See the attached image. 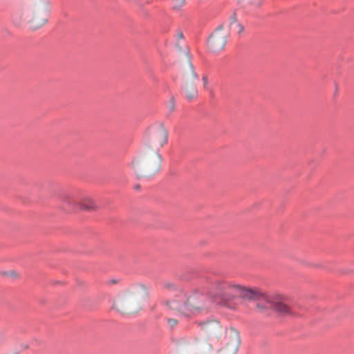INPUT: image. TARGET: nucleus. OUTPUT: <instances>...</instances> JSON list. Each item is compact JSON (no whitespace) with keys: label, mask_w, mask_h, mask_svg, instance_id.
<instances>
[{"label":"nucleus","mask_w":354,"mask_h":354,"mask_svg":"<svg viewBox=\"0 0 354 354\" xmlns=\"http://www.w3.org/2000/svg\"><path fill=\"white\" fill-rule=\"evenodd\" d=\"M163 288L171 297L163 301L168 310L184 316L209 312L207 298L199 291L194 290L187 293L182 287L171 282L165 283Z\"/></svg>","instance_id":"nucleus-1"},{"label":"nucleus","mask_w":354,"mask_h":354,"mask_svg":"<svg viewBox=\"0 0 354 354\" xmlns=\"http://www.w3.org/2000/svg\"><path fill=\"white\" fill-rule=\"evenodd\" d=\"M208 295L213 301L223 304L232 310H236L238 308L239 303L234 301L237 298L257 300L262 297V292L257 289L247 288L221 281H216L213 283L212 288Z\"/></svg>","instance_id":"nucleus-2"},{"label":"nucleus","mask_w":354,"mask_h":354,"mask_svg":"<svg viewBox=\"0 0 354 354\" xmlns=\"http://www.w3.org/2000/svg\"><path fill=\"white\" fill-rule=\"evenodd\" d=\"M161 162L158 151L145 149L142 156L132 162V167L138 178H148L160 170Z\"/></svg>","instance_id":"nucleus-3"},{"label":"nucleus","mask_w":354,"mask_h":354,"mask_svg":"<svg viewBox=\"0 0 354 354\" xmlns=\"http://www.w3.org/2000/svg\"><path fill=\"white\" fill-rule=\"evenodd\" d=\"M49 13L50 3L47 0H28L23 18L30 28L37 30L46 24Z\"/></svg>","instance_id":"nucleus-4"},{"label":"nucleus","mask_w":354,"mask_h":354,"mask_svg":"<svg viewBox=\"0 0 354 354\" xmlns=\"http://www.w3.org/2000/svg\"><path fill=\"white\" fill-rule=\"evenodd\" d=\"M139 289L144 290L145 288L140 286L132 291L124 293L115 301L113 308L119 313L126 315L138 312L141 308L140 297L138 296Z\"/></svg>","instance_id":"nucleus-5"},{"label":"nucleus","mask_w":354,"mask_h":354,"mask_svg":"<svg viewBox=\"0 0 354 354\" xmlns=\"http://www.w3.org/2000/svg\"><path fill=\"white\" fill-rule=\"evenodd\" d=\"M186 64L183 66V91L185 96L189 99L195 98L198 95V91L196 87L195 82L198 80V77L195 72L194 67L192 64L189 53L185 55Z\"/></svg>","instance_id":"nucleus-6"},{"label":"nucleus","mask_w":354,"mask_h":354,"mask_svg":"<svg viewBox=\"0 0 354 354\" xmlns=\"http://www.w3.org/2000/svg\"><path fill=\"white\" fill-rule=\"evenodd\" d=\"M257 300L265 301L266 306L263 308H272L278 313L285 315H295V313L287 304V298L283 295L275 294L268 296L262 292V297Z\"/></svg>","instance_id":"nucleus-7"},{"label":"nucleus","mask_w":354,"mask_h":354,"mask_svg":"<svg viewBox=\"0 0 354 354\" xmlns=\"http://www.w3.org/2000/svg\"><path fill=\"white\" fill-rule=\"evenodd\" d=\"M197 325L202 335L207 340H218L226 332V328L221 325L219 321L214 319L198 322Z\"/></svg>","instance_id":"nucleus-8"},{"label":"nucleus","mask_w":354,"mask_h":354,"mask_svg":"<svg viewBox=\"0 0 354 354\" xmlns=\"http://www.w3.org/2000/svg\"><path fill=\"white\" fill-rule=\"evenodd\" d=\"M167 140L168 132L163 125L160 124L151 130L145 149L158 152L167 142Z\"/></svg>","instance_id":"nucleus-9"},{"label":"nucleus","mask_w":354,"mask_h":354,"mask_svg":"<svg viewBox=\"0 0 354 354\" xmlns=\"http://www.w3.org/2000/svg\"><path fill=\"white\" fill-rule=\"evenodd\" d=\"M241 343L238 331L230 328L226 332V343L216 354H236Z\"/></svg>","instance_id":"nucleus-10"},{"label":"nucleus","mask_w":354,"mask_h":354,"mask_svg":"<svg viewBox=\"0 0 354 354\" xmlns=\"http://www.w3.org/2000/svg\"><path fill=\"white\" fill-rule=\"evenodd\" d=\"M227 35L220 30H216L208 39V46L213 52L223 50L227 42Z\"/></svg>","instance_id":"nucleus-11"},{"label":"nucleus","mask_w":354,"mask_h":354,"mask_svg":"<svg viewBox=\"0 0 354 354\" xmlns=\"http://www.w3.org/2000/svg\"><path fill=\"white\" fill-rule=\"evenodd\" d=\"M64 203L66 205L71 208L80 207L82 209L91 210L95 207L94 202L88 198H85L81 201H77L71 196H66L64 198Z\"/></svg>","instance_id":"nucleus-12"},{"label":"nucleus","mask_w":354,"mask_h":354,"mask_svg":"<svg viewBox=\"0 0 354 354\" xmlns=\"http://www.w3.org/2000/svg\"><path fill=\"white\" fill-rule=\"evenodd\" d=\"M230 28L233 31L238 34H241L244 30L243 26L238 23L235 19L230 23Z\"/></svg>","instance_id":"nucleus-13"},{"label":"nucleus","mask_w":354,"mask_h":354,"mask_svg":"<svg viewBox=\"0 0 354 354\" xmlns=\"http://www.w3.org/2000/svg\"><path fill=\"white\" fill-rule=\"evenodd\" d=\"M173 8L178 9L185 3V0H173Z\"/></svg>","instance_id":"nucleus-14"},{"label":"nucleus","mask_w":354,"mask_h":354,"mask_svg":"<svg viewBox=\"0 0 354 354\" xmlns=\"http://www.w3.org/2000/svg\"><path fill=\"white\" fill-rule=\"evenodd\" d=\"M168 108L170 110V111H174L175 109V100L174 97H171V99L169 100L168 103Z\"/></svg>","instance_id":"nucleus-15"},{"label":"nucleus","mask_w":354,"mask_h":354,"mask_svg":"<svg viewBox=\"0 0 354 354\" xmlns=\"http://www.w3.org/2000/svg\"><path fill=\"white\" fill-rule=\"evenodd\" d=\"M178 322L176 319H174V318L167 319V323L169 325V326L171 328L176 326L178 324Z\"/></svg>","instance_id":"nucleus-16"},{"label":"nucleus","mask_w":354,"mask_h":354,"mask_svg":"<svg viewBox=\"0 0 354 354\" xmlns=\"http://www.w3.org/2000/svg\"><path fill=\"white\" fill-rule=\"evenodd\" d=\"M195 343L198 348H203L205 344L200 337L195 338Z\"/></svg>","instance_id":"nucleus-17"},{"label":"nucleus","mask_w":354,"mask_h":354,"mask_svg":"<svg viewBox=\"0 0 354 354\" xmlns=\"http://www.w3.org/2000/svg\"><path fill=\"white\" fill-rule=\"evenodd\" d=\"M202 80H203V85H204V87L206 88L207 86V84H208V78L207 76H203V78H202Z\"/></svg>","instance_id":"nucleus-18"},{"label":"nucleus","mask_w":354,"mask_h":354,"mask_svg":"<svg viewBox=\"0 0 354 354\" xmlns=\"http://www.w3.org/2000/svg\"><path fill=\"white\" fill-rule=\"evenodd\" d=\"M178 37L179 39H183V32H179L178 33Z\"/></svg>","instance_id":"nucleus-19"},{"label":"nucleus","mask_w":354,"mask_h":354,"mask_svg":"<svg viewBox=\"0 0 354 354\" xmlns=\"http://www.w3.org/2000/svg\"><path fill=\"white\" fill-rule=\"evenodd\" d=\"M262 3V0L259 1L258 3H255L257 6H260Z\"/></svg>","instance_id":"nucleus-20"},{"label":"nucleus","mask_w":354,"mask_h":354,"mask_svg":"<svg viewBox=\"0 0 354 354\" xmlns=\"http://www.w3.org/2000/svg\"><path fill=\"white\" fill-rule=\"evenodd\" d=\"M207 346H208L209 348H212V346H211V345H210L209 344H207Z\"/></svg>","instance_id":"nucleus-21"},{"label":"nucleus","mask_w":354,"mask_h":354,"mask_svg":"<svg viewBox=\"0 0 354 354\" xmlns=\"http://www.w3.org/2000/svg\"><path fill=\"white\" fill-rule=\"evenodd\" d=\"M257 306L258 308H260V305H259V304L257 305Z\"/></svg>","instance_id":"nucleus-22"}]
</instances>
